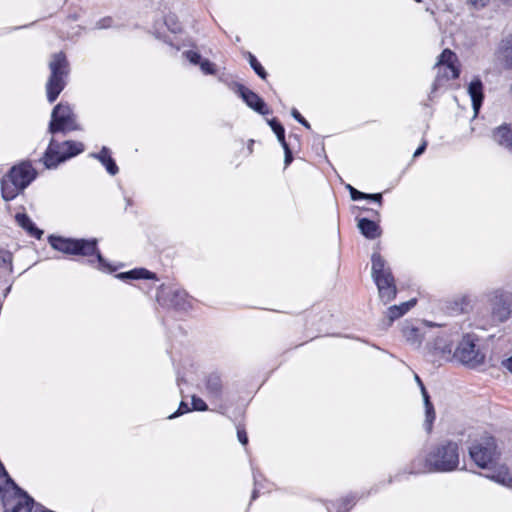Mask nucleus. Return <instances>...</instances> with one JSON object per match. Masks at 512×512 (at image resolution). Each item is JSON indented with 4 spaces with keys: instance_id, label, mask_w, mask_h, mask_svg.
I'll return each instance as SVG.
<instances>
[{
    "instance_id": "obj_33",
    "label": "nucleus",
    "mask_w": 512,
    "mask_h": 512,
    "mask_svg": "<svg viewBox=\"0 0 512 512\" xmlns=\"http://www.w3.org/2000/svg\"><path fill=\"white\" fill-rule=\"evenodd\" d=\"M291 115L296 121H298L304 127H306L307 129H310L311 126H310L309 122L299 113V111L297 109L293 108L291 111Z\"/></svg>"
},
{
    "instance_id": "obj_25",
    "label": "nucleus",
    "mask_w": 512,
    "mask_h": 512,
    "mask_svg": "<svg viewBox=\"0 0 512 512\" xmlns=\"http://www.w3.org/2000/svg\"><path fill=\"white\" fill-rule=\"evenodd\" d=\"M120 279H156V274L145 268H136L128 272H123L117 276Z\"/></svg>"
},
{
    "instance_id": "obj_2",
    "label": "nucleus",
    "mask_w": 512,
    "mask_h": 512,
    "mask_svg": "<svg viewBox=\"0 0 512 512\" xmlns=\"http://www.w3.org/2000/svg\"><path fill=\"white\" fill-rule=\"evenodd\" d=\"M48 242L53 249L59 252L67 255H79L84 257L94 256L95 261L98 262L100 268L108 267L105 259L98 249V241L95 238L74 239L50 235ZM89 262L94 263V260H89Z\"/></svg>"
},
{
    "instance_id": "obj_51",
    "label": "nucleus",
    "mask_w": 512,
    "mask_h": 512,
    "mask_svg": "<svg viewBox=\"0 0 512 512\" xmlns=\"http://www.w3.org/2000/svg\"><path fill=\"white\" fill-rule=\"evenodd\" d=\"M500 1L506 3V2H509L510 0H500Z\"/></svg>"
},
{
    "instance_id": "obj_52",
    "label": "nucleus",
    "mask_w": 512,
    "mask_h": 512,
    "mask_svg": "<svg viewBox=\"0 0 512 512\" xmlns=\"http://www.w3.org/2000/svg\"><path fill=\"white\" fill-rule=\"evenodd\" d=\"M510 93H511V95H512V85L510 86Z\"/></svg>"
},
{
    "instance_id": "obj_28",
    "label": "nucleus",
    "mask_w": 512,
    "mask_h": 512,
    "mask_svg": "<svg viewBox=\"0 0 512 512\" xmlns=\"http://www.w3.org/2000/svg\"><path fill=\"white\" fill-rule=\"evenodd\" d=\"M249 63H250V66L252 67V69L255 71V73L261 79H263V80L266 79L267 72L262 67V65L258 62L257 58L254 55H252L251 53H249Z\"/></svg>"
},
{
    "instance_id": "obj_22",
    "label": "nucleus",
    "mask_w": 512,
    "mask_h": 512,
    "mask_svg": "<svg viewBox=\"0 0 512 512\" xmlns=\"http://www.w3.org/2000/svg\"><path fill=\"white\" fill-rule=\"evenodd\" d=\"M92 156L98 159L105 167L109 174L116 175L119 171L114 159L110 156V151L103 146L99 153H93Z\"/></svg>"
},
{
    "instance_id": "obj_1",
    "label": "nucleus",
    "mask_w": 512,
    "mask_h": 512,
    "mask_svg": "<svg viewBox=\"0 0 512 512\" xmlns=\"http://www.w3.org/2000/svg\"><path fill=\"white\" fill-rule=\"evenodd\" d=\"M459 465V446L456 442L445 441L428 451L424 460L415 459L411 463V473L451 472Z\"/></svg>"
},
{
    "instance_id": "obj_6",
    "label": "nucleus",
    "mask_w": 512,
    "mask_h": 512,
    "mask_svg": "<svg viewBox=\"0 0 512 512\" xmlns=\"http://www.w3.org/2000/svg\"><path fill=\"white\" fill-rule=\"evenodd\" d=\"M50 76L46 83L47 99L53 103L66 86L65 78L70 72L69 62L63 52L53 54L49 63Z\"/></svg>"
},
{
    "instance_id": "obj_18",
    "label": "nucleus",
    "mask_w": 512,
    "mask_h": 512,
    "mask_svg": "<svg viewBox=\"0 0 512 512\" xmlns=\"http://www.w3.org/2000/svg\"><path fill=\"white\" fill-rule=\"evenodd\" d=\"M493 137L496 142L512 153V125L504 124L499 126L494 130Z\"/></svg>"
},
{
    "instance_id": "obj_47",
    "label": "nucleus",
    "mask_w": 512,
    "mask_h": 512,
    "mask_svg": "<svg viewBox=\"0 0 512 512\" xmlns=\"http://www.w3.org/2000/svg\"><path fill=\"white\" fill-rule=\"evenodd\" d=\"M364 210L367 211V212H370L372 216L379 217V212L376 211V210L368 209V208H365Z\"/></svg>"
},
{
    "instance_id": "obj_42",
    "label": "nucleus",
    "mask_w": 512,
    "mask_h": 512,
    "mask_svg": "<svg viewBox=\"0 0 512 512\" xmlns=\"http://www.w3.org/2000/svg\"><path fill=\"white\" fill-rule=\"evenodd\" d=\"M461 301H462L461 307L459 308L460 312H462V313L467 312L468 306L470 304L469 298L464 296V297H462Z\"/></svg>"
},
{
    "instance_id": "obj_19",
    "label": "nucleus",
    "mask_w": 512,
    "mask_h": 512,
    "mask_svg": "<svg viewBox=\"0 0 512 512\" xmlns=\"http://www.w3.org/2000/svg\"><path fill=\"white\" fill-rule=\"evenodd\" d=\"M497 53L504 66L512 69V36L501 40Z\"/></svg>"
},
{
    "instance_id": "obj_11",
    "label": "nucleus",
    "mask_w": 512,
    "mask_h": 512,
    "mask_svg": "<svg viewBox=\"0 0 512 512\" xmlns=\"http://www.w3.org/2000/svg\"><path fill=\"white\" fill-rule=\"evenodd\" d=\"M75 116L69 105L58 104L54 107L49 124V132L52 134L76 130Z\"/></svg>"
},
{
    "instance_id": "obj_32",
    "label": "nucleus",
    "mask_w": 512,
    "mask_h": 512,
    "mask_svg": "<svg viewBox=\"0 0 512 512\" xmlns=\"http://www.w3.org/2000/svg\"><path fill=\"white\" fill-rule=\"evenodd\" d=\"M348 189L350 192L351 199L354 201L368 198L367 193L361 192V191L355 189L354 187H352L351 185H348Z\"/></svg>"
},
{
    "instance_id": "obj_45",
    "label": "nucleus",
    "mask_w": 512,
    "mask_h": 512,
    "mask_svg": "<svg viewBox=\"0 0 512 512\" xmlns=\"http://www.w3.org/2000/svg\"><path fill=\"white\" fill-rule=\"evenodd\" d=\"M420 389H421V394H422V397H423L424 405L428 404V402H431L430 401V396H429L425 386L422 385V387Z\"/></svg>"
},
{
    "instance_id": "obj_20",
    "label": "nucleus",
    "mask_w": 512,
    "mask_h": 512,
    "mask_svg": "<svg viewBox=\"0 0 512 512\" xmlns=\"http://www.w3.org/2000/svg\"><path fill=\"white\" fill-rule=\"evenodd\" d=\"M416 299H410L409 301L403 302L400 305H393L388 308L386 316L391 324L394 320L400 318L407 313L412 307L416 305Z\"/></svg>"
},
{
    "instance_id": "obj_16",
    "label": "nucleus",
    "mask_w": 512,
    "mask_h": 512,
    "mask_svg": "<svg viewBox=\"0 0 512 512\" xmlns=\"http://www.w3.org/2000/svg\"><path fill=\"white\" fill-rule=\"evenodd\" d=\"M484 85L479 77H475L468 85V94L472 101L475 116L479 113L484 100Z\"/></svg>"
},
{
    "instance_id": "obj_29",
    "label": "nucleus",
    "mask_w": 512,
    "mask_h": 512,
    "mask_svg": "<svg viewBox=\"0 0 512 512\" xmlns=\"http://www.w3.org/2000/svg\"><path fill=\"white\" fill-rule=\"evenodd\" d=\"M192 407H193V410H196V411H206L208 410V406L207 404L205 403V401L200 398V397H197V396H192Z\"/></svg>"
},
{
    "instance_id": "obj_3",
    "label": "nucleus",
    "mask_w": 512,
    "mask_h": 512,
    "mask_svg": "<svg viewBox=\"0 0 512 512\" xmlns=\"http://www.w3.org/2000/svg\"><path fill=\"white\" fill-rule=\"evenodd\" d=\"M37 172L29 162L13 166L1 180V194L5 201L15 199L35 178Z\"/></svg>"
},
{
    "instance_id": "obj_24",
    "label": "nucleus",
    "mask_w": 512,
    "mask_h": 512,
    "mask_svg": "<svg viewBox=\"0 0 512 512\" xmlns=\"http://www.w3.org/2000/svg\"><path fill=\"white\" fill-rule=\"evenodd\" d=\"M402 334L405 340L412 346L417 348L420 347L423 335L420 333V330L414 326H404L402 329Z\"/></svg>"
},
{
    "instance_id": "obj_12",
    "label": "nucleus",
    "mask_w": 512,
    "mask_h": 512,
    "mask_svg": "<svg viewBox=\"0 0 512 512\" xmlns=\"http://www.w3.org/2000/svg\"><path fill=\"white\" fill-rule=\"evenodd\" d=\"M453 341L446 333L436 336L432 342H428L427 349L433 361L450 360L452 354Z\"/></svg>"
},
{
    "instance_id": "obj_23",
    "label": "nucleus",
    "mask_w": 512,
    "mask_h": 512,
    "mask_svg": "<svg viewBox=\"0 0 512 512\" xmlns=\"http://www.w3.org/2000/svg\"><path fill=\"white\" fill-rule=\"evenodd\" d=\"M487 478L493 480L496 483H499L506 487L512 486V477L508 471V469L504 466L499 467L491 474L486 475Z\"/></svg>"
},
{
    "instance_id": "obj_26",
    "label": "nucleus",
    "mask_w": 512,
    "mask_h": 512,
    "mask_svg": "<svg viewBox=\"0 0 512 512\" xmlns=\"http://www.w3.org/2000/svg\"><path fill=\"white\" fill-rule=\"evenodd\" d=\"M424 407H425L424 427H425V430L427 431V433H431L433 422L436 417L435 409H434L432 402H428V404H425Z\"/></svg>"
},
{
    "instance_id": "obj_8",
    "label": "nucleus",
    "mask_w": 512,
    "mask_h": 512,
    "mask_svg": "<svg viewBox=\"0 0 512 512\" xmlns=\"http://www.w3.org/2000/svg\"><path fill=\"white\" fill-rule=\"evenodd\" d=\"M475 334H465L456 347L453 357L470 368H476L484 363L485 354L478 348Z\"/></svg>"
},
{
    "instance_id": "obj_14",
    "label": "nucleus",
    "mask_w": 512,
    "mask_h": 512,
    "mask_svg": "<svg viewBox=\"0 0 512 512\" xmlns=\"http://www.w3.org/2000/svg\"><path fill=\"white\" fill-rule=\"evenodd\" d=\"M205 394L210 400L219 401L222 399L224 392V385L221 376L212 372L204 378Z\"/></svg>"
},
{
    "instance_id": "obj_49",
    "label": "nucleus",
    "mask_w": 512,
    "mask_h": 512,
    "mask_svg": "<svg viewBox=\"0 0 512 512\" xmlns=\"http://www.w3.org/2000/svg\"><path fill=\"white\" fill-rule=\"evenodd\" d=\"M256 497H257V491H256V490H254V491H253V494H252V499L254 500V499H256Z\"/></svg>"
},
{
    "instance_id": "obj_17",
    "label": "nucleus",
    "mask_w": 512,
    "mask_h": 512,
    "mask_svg": "<svg viewBox=\"0 0 512 512\" xmlns=\"http://www.w3.org/2000/svg\"><path fill=\"white\" fill-rule=\"evenodd\" d=\"M358 229L368 239H376L381 235V228L378 223L368 218H360L358 220Z\"/></svg>"
},
{
    "instance_id": "obj_40",
    "label": "nucleus",
    "mask_w": 512,
    "mask_h": 512,
    "mask_svg": "<svg viewBox=\"0 0 512 512\" xmlns=\"http://www.w3.org/2000/svg\"><path fill=\"white\" fill-rule=\"evenodd\" d=\"M353 504V500L346 499L343 501L342 505L338 507V512H348L350 507Z\"/></svg>"
},
{
    "instance_id": "obj_46",
    "label": "nucleus",
    "mask_w": 512,
    "mask_h": 512,
    "mask_svg": "<svg viewBox=\"0 0 512 512\" xmlns=\"http://www.w3.org/2000/svg\"><path fill=\"white\" fill-rule=\"evenodd\" d=\"M0 474H1V475H3V476H6V477H7V479H8V478H10V477L8 476V474H7V472H6V470H5L4 466H3V464H2L1 462H0Z\"/></svg>"
},
{
    "instance_id": "obj_21",
    "label": "nucleus",
    "mask_w": 512,
    "mask_h": 512,
    "mask_svg": "<svg viewBox=\"0 0 512 512\" xmlns=\"http://www.w3.org/2000/svg\"><path fill=\"white\" fill-rule=\"evenodd\" d=\"M15 219L20 227L26 230L30 236L41 239L43 231L35 226L30 217L24 213H17Z\"/></svg>"
},
{
    "instance_id": "obj_44",
    "label": "nucleus",
    "mask_w": 512,
    "mask_h": 512,
    "mask_svg": "<svg viewBox=\"0 0 512 512\" xmlns=\"http://www.w3.org/2000/svg\"><path fill=\"white\" fill-rule=\"evenodd\" d=\"M420 389H421V394H422V397H423L424 405L428 404V402H431L430 401V396H429L425 386L422 385V387Z\"/></svg>"
},
{
    "instance_id": "obj_30",
    "label": "nucleus",
    "mask_w": 512,
    "mask_h": 512,
    "mask_svg": "<svg viewBox=\"0 0 512 512\" xmlns=\"http://www.w3.org/2000/svg\"><path fill=\"white\" fill-rule=\"evenodd\" d=\"M199 65H200L201 70L205 74H215L216 73L215 65L212 62H210L208 59L202 60Z\"/></svg>"
},
{
    "instance_id": "obj_43",
    "label": "nucleus",
    "mask_w": 512,
    "mask_h": 512,
    "mask_svg": "<svg viewBox=\"0 0 512 512\" xmlns=\"http://www.w3.org/2000/svg\"><path fill=\"white\" fill-rule=\"evenodd\" d=\"M426 146H427V142L426 141H423V143L416 149V151L414 152V157H418L420 156L421 154L424 153L425 149H426Z\"/></svg>"
},
{
    "instance_id": "obj_4",
    "label": "nucleus",
    "mask_w": 512,
    "mask_h": 512,
    "mask_svg": "<svg viewBox=\"0 0 512 512\" xmlns=\"http://www.w3.org/2000/svg\"><path fill=\"white\" fill-rule=\"evenodd\" d=\"M6 484L11 486L12 491L3 490L0 487L2 504L5 512H46L41 504L21 489L11 478H8Z\"/></svg>"
},
{
    "instance_id": "obj_41",
    "label": "nucleus",
    "mask_w": 512,
    "mask_h": 512,
    "mask_svg": "<svg viewBox=\"0 0 512 512\" xmlns=\"http://www.w3.org/2000/svg\"><path fill=\"white\" fill-rule=\"evenodd\" d=\"M367 197L366 198L367 200H372L374 202H377L379 204V206L382 205V194L381 193H375V194H367Z\"/></svg>"
},
{
    "instance_id": "obj_36",
    "label": "nucleus",
    "mask_w": 512,
    "mask_h": 512,
    "mask_svg": "<svg viewBox=\"0 0 512 512\" xmlns=\"http://www.w3.org/2000/svg\"><path fill=\"white\" fill-rule=\"evenodd\" d=\"M189 411H190V409H189V407H188L187 403H185V402H183V401H182V402L180 403V405H179V408H178L177 412H175L174 414H172L171 416H169V418H175V417H177V416H179V415H182V414H184V413H186V412H189Z\"/></svg>"
},
{
    "instance_id": "obj_27",
    "label": "nucleus",
    "mask_w": 512,
    "mask_h": 512,
    "mask_svg": "<svg viewBox=\"0 0 512 512\" xmlns=\"http://www.w3.org/2000/svg\"><path fill=\"white\" fill-rule=\"evenodd\" d=\"M268 123L272 128L273 132L276 134L277 139L281 143V145L287 143L285 140V129L283 125L276 118L269 120Z\"/></svg>"
},
{
    "instance_id": "obj_5",
    "label": "nucleus",
    "mask_w": 512,
    "mask_h": 512,
    "mask_svg": "<svg viewBox=\"0 0 512 512\" xmlns=\"http://www.w3.org/2000/svg\"><path fill=\"white\" fill-rule=\"evenodd\" d=\"M372 277L377 285L379 297L385 303L391 302L397 294L395 279L382 256L374 252L371 257Z\"/></svg>"
},
{
    "instance_id": "obj_38",
    "label": "nucleus",
    "mask_w": 512,
    "mask_h": 512,
    "mask_svg": "<svg viewBox=\"0 0 512 512\" xmlns=\"http://www.w3.org/2000/svg\"><path fill=\"white\" fill-rule=\"evenodd\" d=\"M445 74H450L449 69H446V66L439 67L438 75L436 81L441 84L443 80L447 81L445 79Z\"/></svg>"
},
{
    "instance_id": "obj_15",
    "label": "nucleus",
    "mask_w": 512,
    "mask_h": 512,
    "mask_svg": "<svg viewBox=\"0 0 512 512\" xmlns=\"http://www.w3.org/2000/svg\"><path fill=\"white\" fill-rule=\"evenodd\" d=\"M458 58L457 55L450 49H444L442 53L438 57V61L436 66L442 67L446 66V69H449L450 74H445L446 80L457 79L460 75V69L457 65Z\"/></svg>"
},
{
    "instance_id": "obj_39",
    "label": "nucleus",
    "mask_w": 512,
    "mask_h": 512,
    "mask_svg": "<svg viewBox=\"0 0 512 512\" xmlns=\"http://www.w3.org/2000/svg\"><path fill=\"white\" fill-rule=\"evenodd\" d=\"M238 440L241 444L246 445L248 443L247 433L243 429H238L237 431Z\"/></svg>"
},
{
    "instance_id": "obj_10",
    "label": "nucleus",
    "mask_w": 512,
    "mask_h": 512,
    "mask_svg": "<svg viewBox=\"0 0 512 512\" xmlns=\"http://www.w3.org/2000/svg\"><path fill=\"white\" fill-rule=\"evenodd\" d=\"M496 441L494 437H486L469 448V455L480 468H488L496 459Z\"/></svg>"
},
{
    "instance_id": "obj_48",
    "label": "nucleus",
    "mask_w": 512,
    "mask_h": 512,
    "mask_svg": "<svg viewBox=\"0 0 512 512\" xmlns=\"http://www.w3.org/2000/svg\"><path fill=\"white\" fill-rule=\"evenodd\" d=\"M415 379H416L417 383L419 384V386H420V388H421V387H422V385H424V384H423V382H422V380L420 379V377H419L418 375H415Z\"/></svg>"
},
{
    "instance_id": "obj_35",
    "label": "nucleus",
    "mask_w": 512,
    "mask_h": 512,
    "mask_svg": "<svg viewBox=\"0 0 512 512\" xmlns=\"http://www.w3.org/2000/svg\"><path fill=\"white\" fill-rule=\"evenodd\" d=\"M490 0H468V4L476 10H480L487 6Z\"/></svg>"
},
{
    "instance_id": "obj_53",
    "label": "nucleus",
    "mask_w": 512,
    "mask_h": 512,
    "mask_svg": "<svg viewBox=\"0 0 512 512\" xmlns=\"http://www.w3.org/2000/svg\"><path fill=\"white\" fill-rule=\"evenodd\" d=\"M416 2H421V0H415Z\"/></svg>"
},
{
    "instance_id": "obj_34",
    "label": "nucleus",
    "mask_w": 512,
    "mask_h": 512,
    "mask_svg": "<svg viewBox=\"0 0 512 512\" xmlns=\"http://www.w3.org/2000/svg\"><path fill=\"white\" fill-rule=\"evenodd\" d=\"M11 265V254L5 250H0V267Z\"/></svg>"
},
{
    "instance_id": "obj_7",
    "label": "nucleus",
    "mask_w": 512,
    "mask_h": 512,
    "mask_svg": "<svg viewBox=\"0 0 512 512\" xmlns=\"http://www.w3.org/2000/svg\"><path fill=\"white\" fill-rule=\"evenodd\" d=\"M83 151L84 144L81 142L69 140L60 143L52 138L43 156V162L47 168H55L61 162H64Z\"/></svg>"
},
{
    "instance_id": "obj_9",
    "label": "nucleus",
    "mask_w": 512,
    "mask_h": 512,
    "mask_svg": "<svg viewBox=\"0 0 512 512\" xmlns=\"http://www.w3.org/2000/svg\"><path fill=\"white\" fill-rule=\"evenodd\" d=\"M493 323H504L512 316V293L495 289L486 294Z\"/></svg>"
},
{
    "instance_id": "obj_50",
    "label": "nucleus",
    "mask_w": 512,
    "mask_h": 512,
    "mask_svg": "<svg viewBox=\"0 0 512 512\" xmlns=\"http://www.w3.org/2000/svg\"><path fill=\"white\" fill-rule=\"evenodd\" d=\"M107 26H108V25L102 24V25H100L99 27H100V28H105V27H107Z\"/></svg>"
},
{
    "instance_id": "obj_13",
    "label": "nucleus",
    "mask_w": 512,
    "mask_h": 512,
    "mask_svg": "<svg viewBox=\"0 0 512 512\" xmlns=\"http://www.w3.org/2000/svg\"><path fill=\"white\" fill-rule=\"evenodd\" d=\"M236 92L243 99V101L254 111L262 115L271 113L264 100L252 90L246 88L242 84H236Z\"/></svg>"
},
{
    "instance_id": "obj_37",
    "label": "nucleus",
    "mask_w": 512,
    "mask_h": 512,
    "mask_svg": "<svg viewBox=\"0 0 512 512\" xmlns=\"http://www.w3.org/2000/svg\"><path fill=\"white\" fill-rule=\"evenodd\" d=\"M283 149H284V152H285V159H284V162H285V165H289L292 160H293V156H292V152L289 148V145L287 143L283 144L282 145Z\"/></svg>"
},
{
    "instance_id": "obj_31",
    "label": "nucleus",
    "mask_w": 512,
    "mask_h": 512,
    "mask_svg": "<svg viewBox=\"0 0 512 512\" xmlns=\"http://www.w3.org/2000/svg\"><path fill=\"white\" fill-rule=\"evenodd\" d=\"M184 55L192 64L197 65L200 64V62L202 61V57L198 52L189 50L184 52Z\"/></svg>"
}]
</instances>
